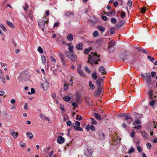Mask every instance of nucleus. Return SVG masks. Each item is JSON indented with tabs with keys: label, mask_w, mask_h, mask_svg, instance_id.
Segmentation results:
<instances>
[{
	"label": "nucleus",
	"mask_w": 157,
	"mask_h": 157,
	"mask_svg": "<svg viewBox=\"0 0 157 157\" xmlns=\"http://www.w3.org/2000/svg\"><path fill=\"white\" fill-rule=\"evenodd\" d=\"M115 29H116L115 28H113L111 29L110 33H111V34H114V33H115V32L114 31V30H115Z\"/></svg>",
	"instance_id": "nucleus-55"
},
{
	"label": "nucleus",
	"mask_w": 157,
	"mask_h": 157,
	"mask_svg": "<svg viewBox=\"0 0 157 157\" xmlns=\"http://www.w3.org/2000/svg\"><path fill=\"white\" fill-rule=\"evenodd\" d=\"M98 133L99 137H104L105 136V134L101 131H99Z\"/></svg>",
	"instance_id": "nucleus-15"
},
{
	"label": "nucleus",
	"mask_w": 157,
	"mask_h": 157,
	"mask_svg": "<svg viewBox=\"0 0 157 157\" xmlns=\"http://www.w3.org/2000/svg\"><path fill=\"white\" fill-rule=\"evenodd\" d=\"M19 145L20 146L22 147H25L26 146L25 143L23 142H21L19 143Z\"/></svg>",
	"instance_id": "nucleus-34"
},
{
	"label": "nucleus",
	"mask_w": 157,
	"mask_h": 157,
	"mask_svg": "<svg viewBox=\"0 0 157 157\" xmlns=\"http://www.w3.org/2000/svg\"><path fill=\"white\" fill-rule=\"evenodd\" d=\"M66 55L67 57L70 59L71 61H75L76 59V56L70 54L69 52H67L66 53Z\"/></svg>",
	"instance_id": "nucleus-5"
},
{
	"label": "nucleus",
	"mask_w": 157,
	"mask_h": 157,
	"mask_svg": "<svg viewBox=\"0 0 157 157\" xmlns=\"http://www.w3.org/2000/svg\"><path fill=\"white\" fill-rule=\"evenodd\" d=\"M90 128L91 130L93 131H94L95 129L94 126L92 125H90Z\"/></svg>",
	"instance_id": "nucleus-64"
},
{
	"label": "nucleus",
	"mask_w": 157,
	"mask_h": 157,
	"mask_svg": "<svg viewBox=\"0 0 157 157\" xmlns=\"http://www.w3.org/2000/svg\"><path fill=\"white\" fill-rule=\"evenodd\" d=\"M146 9L145 7H143L141 9V12L143 13H145Z\"/></svg>",
	"instance_id": "nucleus-63"
},
{
	"label": "nucleus",
	"mask_w": 157,
	"mask_h": 157,
	"mask_svg": "<svg viewBox=\"0 0 157 157\" xmlns=\"http://www.w3.org/2000/svg\"><path fill=\"white\" fill-rule=\"evenodd\" d=\"M99 71L102 74H106V73L105 72V69L104 67H100L99 69Z\"/></svg>",
	"instance_id": "nucleus-13"
},
{
	"label": "nucleus",
	"mask_w": 157,
	"mask_h": 157,
	"mask_svg": "<svg viewBox=\"0 0 157 157\" xmlns=\"http://www.w3.org/2000/svg\"><path fill=\"white\" fill-rule=\"evenodd\" d=\"M53 154V151H52L48 154V155L47 156V157H52Z\"/></svg>",
	"instance_id": "nucleus-53"
},
{
	"label": "nucleus",
	"mask_w": 157,
	"mask_h": 157,
	"mask_svg": "<svg viewBox=\"0 0 157 157\" xmlns=\"http://www.w3.org/2000/svg\"><path fill=\"white\" fill-rule=\"evenodd\" d=\"M125 23V21H120L119 23H118L115 26V28L116 29H120V28L124 23Z\"/></svg>",
	"instance_id": "nucleus-8"
},
{
	"label": "nucleus",
	"mask_w": 157,
	"mask_h": 157,
	"mask_svg": "<svg viewBox=\"0 0 157 157\" xmlns=\"http://www.w3.org/2000/svg\"><path fill=\"white\" fill-rule=\"evenodd\" d=\"M66 124L68 126H72V127H73V124H72L71 122L70 121H67Z\"/></svg>",
	"instance_id": "nucleus-37"
},
{
	"label": "nucleus",
	"mask_w": 157,
	"mask_h": 157,
	"mask_svg": "<svg viewBox=\"0 0 157 157\" xmlns=\"http://www.w3.org/2000/svg\"><path fill=\"white\" fill-rule=\"evenodd\" d=\"M94 117L97 119L100 120L101 119V115L97 113H95L94 114Z\"/></svg>",
	"instance_id": "nucleus-21"
},
{
	"label": "nucleus",
	"mask_w": 157,
	"mask_h": 157,
	"mask_svg": "<svg viewBox=\"0 0 157 157\" xmlns=\"http://www.w3.org/2000/svg\"><path fill=\"white\" fill-rule=\"evenodd\" d=\"M98 33L97 31H94L93 33V36L94 37H97L98 35Z\"/></svg>",
	"instance_id": "nucleus-44"
},
{
	"label": "nucleus",
	"mask_w": 157,
	"mask_h": 157,
	"mask_svg": "<svg viewBox=\"0 0 157 157\" xmlns=\"http://www.w3.org/2000/svg\"><path fill=\"white\" fill-rule=\"evenodd\" d=\"M147 59L149 60L152 61L154 59V58L153 57H151V56H148L147 57Z\"/></svg>",
	"instance_id": "nucleus-60"
},
{
	"label": "nucleus",
	"mask_w": 157,
	"mask_h": 157,
	"mask_svg": "<svg viewBox=\"0 0 157 157\" xmlns=\"http://www.w3.org/2000/svg\"><path fill=\"white\" fill-rule=\"evenodd\" d=\"M82 119V117L79 115H77L76 117V119L77 120L80 121Z\"/></svg>",
	"instance_id": "nucleus-50"
},
{
	"label": "nucleus",
	"mask_w": 157,
	"mask_h": 157,
	"mask_svg": "<svg viewBox=\"0 0 157 157\" xmlns=\"http://www.w3.org/2000/svg\"><path fill=\"white\" fill-rule=\"evenodd\" d=\"M31 92H28V94H34L35 92V89L34 88H32L31 89Z\"/></svg>",
	"instance_id": "nucleus-46"
},
{
	"label": "nucleus",
	"mask_w": 157,
	"mask_h": 157,
	"mask_svg": "<svg viewBox=\"0 0 157 157\" xmlns=\"http://www.w3.org/2000/svg\"><path fill=\"white\" fill-rule=\"evenodd\" d=\"M74 14V13L71 11H68L66 13V15L67 16H69L70 15H73Z\"/></svg>",
	"instance_id": "nucleus-33"
},
{
	"label": "nucleus",
	"mask_w": 157,
	"mask_h": 157,
	"mask_svg": "<svg viewBox=\"0 0 157 157\" xmlns=\"http://www.w3.org/2000/svg\"><path fill=\"white\" fill-rule=\"evenodd\" d=\"M97 29L101 32H104L105 30V28L101 26H98L97 27Z\"/></svg>",
	"instance_id": "nucleus-22"
},
{
	"label": "nucleus",
	"mask_w": 157,
	"mask_h": 157,
	"mask_svg": "<svg viewBox=\"0 0 157 157\" xmlns=\"http://www.w3.org/2000/svg\"><path fill=\"white\" fill-rule=\"evenodd\" d=\"M136 48L139 51H140L142 52L143 51V49L141 47H136Z\"/></svg>",
	"instance_id": "nucleus-56"
},
{
	"label": "nucleus",
	"mask_w": 157,
	"mask_h": 157,
	"mask_svg": "<svg viewBox=\"0 0 157 157\" xmlns=\"http://www.w3.org/2000/svg\"><path fill=\"white\" fill-rule=\"evenodd\" d=\"M41 60L43 63H46V58L44 55L41 56Z\"/></svg>",
	"instance_id": "nucleus-30"
},
{
	"label": "nucleus",
	"mask_w": 157,
	"mask_h": 157,
	"mask_svg": "<svg viewBox=\"0 0 157 157\" xmlns=\"http://www.w3.org/2000/svg\"><path fill=\"white\" fill-rule=\"evenodd\" d=\"M0 78H1V81H2V82L3 83H6V81H5V76H4L3 77H2Z\"/></svg>",
	"instance_id": "nucleus-62"
},
{
	"label": "nucleus",
	"mask_w": 157,
	"mask_h": 157,
	"mask_svg": "<svg viewBox=\"0 0 157 157\" xmlns=\"http://www.w3.org/2000/svg\"><path fill=\"white\" fill-rule=\"evenodd\" d=\"M37 50L40 53H42L43 52L42 48L40 46L38 47Z\"/></svg>",
	"instance_id": "nucleus-47"
},
{
	"label": "nucleus",
	"mask_w": 157,
	"mask_h": 157,
	"mask_svg": "<svg viewBox=\"0 0 157 157\" xmlns=\"http://www.w3.org/2000/svg\"><path fill=\"white\" fill-rule=\"evenodd\" d=\"M28 17H29L30 18V19L31 20H33L34 17H33V15L32 14V13H30L29 14Z\"/></svg>",
	"instance_id": "nucleus-54"
},
{
	"label": "nucleus",
	"mask_w": 157,
	"mask_h": 157,
	"mask_svg": "<svg viewBox=\"0 0 157 157\" xmlns=\"http://www.w3.org/2000/svg\"><path fill=\"white\" fill-rule=\"evenodd\" d=\"M115 14V10H113L112 11L109 13H106V15L107 16H111L112 15H114Z\"/></svg>",
	"instance_id": "nucleus-24"
},
{
	"label": "nucleus",
	"mask_w": 157,
	"mask_h": 157,
	"mask_svg": "<svg viewBox=\"0 0 157 157\" xmlns=\"http://www.w3.org/2000/svg\"><path fill=\"white\" fill-rule=\"evenodd\" d=\"M6 22L7 24L12 28H13L14 27V25L12 23L9 21H6Z\"/></svg>",
	"instance_id": "nucleus-36"
},
{
	"label": "nucleus",
	"mask_w": 157,
	"mask_h": 157,
	"mask_svg": "<svg viewBox=\"0 0 157 157\" xmlns=\"http://www.w3.org/2000/svg\"><path fill=\"white\" fill-rule=\"evenodd\" d=\"M113 144L114 145H116L119 143L120 140H121V138L119 139H118V138H113Z\"/></svg>",
	"instance_id": "nucleus-12"
},
{
	"label": "nucleus",
	"mask_w": 157,
	"mask_h": 157,
	"mask_svg": "<svg viewBox=\"0 0 157 157\" xmlns=\"http://www.w3.org/2000/svg\"><path fill=\"white\" fill-rule=\"evenodd\" d=\"M141 122L140 120L136 119L135 120V121L133 123V124L134 125L136 124H141Z\"/></svg>",
	"instance_id": "nucleus-27"
},
{
	"label": "nucleus",
	"mask_w": 157,
	"mask_h": 157,
	"mask_svg": "<svg viewBox=\"0 0 157 157\" xmlns=\"http://www.w3.org/2000/svg\"><path fill=\"white\" fill-rule=\"evenodd\" d=\"M93 149L91 147H89L87 148V151L86 152V155L87 157H90L92 154Z\"/></svg>",
	"instance_id": "nucleus-6"
},
{
	"label": "nucleus",
	"mask_w": 157,
	"mask_h": 157,
	"mask_svg": "<svg viewBox=\"0 0 157 157\" xmlns=\"http://www.w3.org/2000/svg\"><path fill=\"white\" fill-rule=\"evenodd\" d=\"M75 125H74V124H73V128L74 129L76 130V131H83V129L80 127V123L78 121H76L75 123Z\"/></svg>",
	"instance_id": "nucleus-3"
},
{
	"label": "nucleus",
	"mask_w": 157,
	"mask_h": 157,
	"mask_svg": "<svg viewBox=\"0 0 157 157\" xmlns=\"http://www.w3.org/2000/svg\"><path fill=\"white\" fill-rule=\"evenodd\" d=\"M91 120V123L92 124H96L97 123L95 120L93 118H90Z\"/></svg>",
	"instance_id": "nucleus-29"
},
{
	"label": "nucleus",
	"mask_w": 157,
	"mask_h": 157,
	"mask_svg": "<svg viewBox=\"0 0 157 157\" xmlns=\"http://www.w3.org/2000/svg\"><path fill=\"white\" fill-rule=\"evenodd\" d=\"M85 102L86 104L87 105H89V101H88V98H86L85 99Z\"/></svg>",
	"instance_id": "nucleus-59"
},
{
	"label": "nucleus",
	"mask_w": 157,
	"mask_h": 157,
	"mask_svg": "<svg viewBox=\"0 0 157 157\" xmlns=\"http://www.w3.org/2000/svg\"><path fill=\"white\" fill-rule=\"evenodd\" d=\"M11 134L14 137L15 136L17 137L18 135V133L17 132H12Z\"/></svg>",
	"instance_id": "nucleus-45"
},
{
	"label": "nucleus",
	"mask_w": 157,
	"mask_h": 157,
	"mask_svg": "<svg viewBox=\"0 0 157 157\" xmlns=\"http://www.w3.org/2000/svg\"><path fill=\"white\" fill-rule=\"evenodd\" d=\"M141 133L143 137H147L148 136L147 133L145 132H142Z\"/></svg>",
	"instance_id": "nucleus-38"
},
{
	"label": "nucleus",
	"mask_w": 157,
	"mask_h": 157,
	"mask_svg": "<svg viewBox=\"0 0 157 157\" xmlns=\"http://www.w3.org/2000/svg\"><path fill=\"white\" fill-rule=\"evenodd\" d=\"M77 72L81 76L85 77V75L83 71L81 70L80 67H78L77 69Z\"/></svg>",
	"instance_id": "nucleus-9"
},
{
	"label": "nucleus",
	"mask_w": 157,
	"mask_h": 157,
	"mask_svg": "<svg viewBox=\"0 0 157 157\" xmlns=\"http://www.w3.org/2000/svg\"><path fill=\"white\" fill-rule=\"evenodd\" d=\"M92 48L90 47L88 48H86L84 50V53L86 54H87L91 50Z\"/></svg>",
	"instance_id": "nucleus-23"
},
{
	"label": "nucleus",
	"mask_w": 157,
	"mask_h": 157,
	"mask_svg": "<svg viewBox=\"0 0 157 157\" xmlns=\"http://www.w3.org/2000/svg\"><path fill=\"white\" fill-rule=\"evenodd\" d=\"M134 117L136 118H140L143 116V114H139L136 113H134Z\"/></svg>",
	"instance_id": "nucleus-11"
},
{
	"label": "nucleus",
	"mask_w": 157,
	"mask_h": 157,
	"mask_svg": "<svg viewBox=\"0 0 157 157\" xmlns=\"http://www.w3.org/2000/svg\"><path fill=\"white\" fill-rule=\"evenodd\" d=\"M147 147L148 149H151V144L150 143H148L147 144Z\"/></svg>",
	"instance_id": "nucleus-57"
},
{
	"label": "nucleus",
	"mask_w": 157,
	"mask_h": 157,
	"mask_svg": "<svg viewBox=\"0 0 157 157\" xmlns=\"http://www.w3.org/2000/svg\"><path fill=\"white\" fill-rule=\"evenodd\" d=\"M97 86H101V82H100V80H98V79L97 81Z\"/></svg>",
	"instance_id": "nucleus-52"
},
{
	"label": "nucleus",
	"mask_w": 157,
	"mask_h": 157,
	"mask_svg": "<svg viewBox=\"0 0 157 157\" xmlns=\"http://www.w3.org/2000/svg\"><path fill=\"white\" fill-rule=\"evenodd\" d=\"M115 49V48L114 47H109L108 48V51L109 52H113Z\"/></svg>",
	"instance_id": "nucleus-31"
},
{
	"label": "nucleus",
	"mask_w": 157,
	"mask_h": 157,
	"mask_svg": "<svg viewBox=\"0 0 157 157\" xmlns=\"http://www.w3.org/2000/svg\"><path fill=\"white\" fill-rule=\"evenodd\" d=\"M135 148H132L129 149V150L128 151V153L129 154H130L133 152L135 151Z\"/></svg>",
	"instance_id": "nucleus-48"
},
{
	"label": "nucleus",
	"mask_w": 157,
	"mask_h": 157,
	"mask_svg": "<svg viewBox=\"0 0 157 157\" xmlns=\"http://www.w3.org/2000/svg\"><path fill=\"white\" fill-rule=\"evenodd\" d=\"M38 21L39 27L42 29L43 31H44V28L45 26V21L41 19H39L38 20Z\"/></svg>",
	"instance_id": "nucleus-4"
},
{
	"label": "nucleus",
	"mask_w": 157,
	"mask_h": 157,
	"mask_svg": "<svg viewBox=\"0 0 157 157\" xmlns=\"http://www.w3.org/2000/svg\"><path fill=\"white\" fill-rule=\"evenodd\" d=\"M99 56L98 55L97 53L92 52L89 55L88 62L91 64H97L100 59L98 58Z\"/></svg>",
	"instance_id": "nucleus-1"
},
{
	"label": "nucleus",
	"mask_w": 157,
	"mask_h": 157,
	"mask_svg": "<svg viewBox=\"0 0 157 157\" xmlns=\"http://www.w3.org/2000/svg\"><path fill=\"white\" fill-rule=\"evenodd\" d=\"M63 100L66 101H68L71 100V98L68 96L64 97L63 98Z\"/></svg>",
	"instance_id": "nucleus-25"
},
{
	"label": "nucleus",
	"mask_w": 157,
	"mask_h": 157,
	"mask_svg": "<svg viewBox=\"0 0 157 157\" xmlns=\"http://www.w3.org/2000/svg\"><path fill=\"white\" fill-rule=\"evenodd\" d=\"M128 119L130 120L127 121V123L129 124H130L134 121V119L131 116L127 115L126 117L125 120L126 121H127Z\"/></svg>",
	"instance_id": "nucleus-10"
},
{
	"label": "nucleus",
	"mask_w": 157,
	"mask_h": 157,
	"mask_svg": "<svg viewBox=\"0 0 157 157\" xmlns=\"http://www.w3.org/2000/svg\"><path fill=\"white\" fill-rule=\"evenodd\" d=\"M41 86L44 89V90L46 91L47 90L48 88V84L46 81L45 82H44L41 85Z\"/></svg>",
	"instance_id": "nucleus-7"
},
{
	"label": "nucleus",
	"mask_w": 157,
	"mask_h": 157,
	"mask_svg": "<svg viewBox=\"0 0 157 157\" xmlns=\"http://www.w3.org/2000/svg\"><path fill=\"white\" fill-rule=\"evenodd\" d=\"M63 83L64 84L63 86H64V90L65 91H66L67 90L68 87V86L69 85V84L67 83L66 81H64Z\"/></svg>",
	"instance_id": "nucleus-14"
},
{
	"label": "nucleus",
	"mask_w": 157,
	"mask_h": 157,
	"mask_svg": "<svg viewBox=\"0 0 157 157\" xmlns=\"http://www.w3.org/2000/svg\"><path fill=\"white\" fill-rule=\"evenodd\" d=\"M84 70L88 74H90L91 72L90 70L86 66L84 67Z\"/></svg>",
	"instance_id": "nucleus-40"
},
{
	"label": "nucleus",
	"mask_w": 157,
	"mask_h": 157,
	"mask_svg": "<svg viewBox=\"0 0 157 157\" xmlns=\"http://www.w3.org/2000/svg\"><path fill=\"white\" fill-rule=\"evenodd\" d=\"M65 141L64 138H58L57 142L59 144H62Z\"/></svg>",
	"instance_id": "nucleus-16"
},
{
	"label": "nucleus",
	"mask_w": 157,
	"mask_h": 157,
	"mask_svg": "<svg viewBox=\"0 0 157 157\" xmlns=\"http://www.w3.org/2000/svg\"><path fill=\"white\" fill-rule=\"evenodd\" d=\"M109 47H114V46L115 45V42L114 41L112 40L109 43Z\"/></svg>",
	"instance_id": "nucleus-20"
},
{
	"label": "nucleus",
	"mask_w": 157,
	"mask_h": 157,
	"mask_svg": "<svg viewBox=\"0 0 157 157\" xmlns=\"http://www.w3.org/2000/svg\"><path fill=\"white\" fill-rule=\"evenodd\" d=\"M60 59H61L62 61V62L64 63L65 62L64 59V56L63 55H61L60 56Z\"/></svg>",
	"instance_id": "nucleus-58"
},
{
	"label": "nucleus",
	"mask_w": 157,
	"mask_h": 157,
	"mask_svg": "<svg viewBox=\"0 0 157 157\" xmlns=\"http://www.w3.org/2000/svg\"><path fill=\"white\" fill-rule=\"evenodd\" d=\"M83 44L82 43H80L77 45L76 46V48L78 50H82V49Z\"/></svg>",
	"instance_id": "nucleus-19"
},
{
	"label": "nucleus",
	"mask_w": 157,
	"mask_h": 157,
	"mask_svg": "<svg viewBox=\"0 0 157 157\" xmlns=\"http://www.w3.org/2000/svg\"><path fill=\"white\" fill-rule=\"evenodd\" d=\"M40 117L41 119H42L43 120H45L46 119H47V117L45 116L42 113H40Z\"/></svg>",
	"instance_id": "nucleus-32"
},
{
	"label": "nucleus",
	"mask_w": 157,
	"mask_h": 157,
	"mask_svg": "<svg viewBox=\"0 0 157 157\" xmlns=\"http://www.w3.org/2000/svg\"><path fill=\"white\" fill-rule=\"evenodd\" d=\"M125 16V13L124 12L122 11L121 12V18H124Z\"/></svg>",
	"instance_id": "nucleus-43"
},
{
	"label": "nucleus",
	"mask_w": 157,
	"mask_h": 157,
	"mask_svg": "<svg viewBox=\"0 0 157 157\" xmlns=\"http://www.w3.org/2000/svg\"><path fill=\"white\" fill-rule=\"evenodd\" d=\"M101 93V92L97 90L95 92V94H94L95 96H98Z\"/></svg>",
	"instance_id": "nucleus-49"
},
{
	"label": "nucleus",
	"mask_w": 157,
	"mask_h": 157,
	"mask_svg": "<svg viewBox=\"0 0 157 157\" xmlns=\"http://www.w3.org/2000/svg\"><path fill=\"white\" fill-rule=\"evenodd\" d=\"M128 56L125 54H124L121 56V59H122L123 61L125 59H128Z\"/></svg>",
	"instance_id": "nucleus-18"
},
{
	"label": "nucleus",
	"mask_w": 157,
	"mask_h": 157,
	"mask_svg": "<svg viewBox=\"0 0 157 157\" xmlns=\"http://www.w3.org/2000/svg\"><path fill=\"white\" fill-rule=\"evenodd\" d=\"M148 94L149 95V98L150 99H153V97L152 96V91L151 90H150L148 92Z\"/></svg>",
	"instance_id": "nucleus-35"
},
{
	"label": "nucleus",
	"mask_w": 157,
	"mask_h": 157,
	"mask_svg": "<svg viewBox=\"0 0 157 157\" xmlns=\"http://www.w3.org/2000/svg\"><path fill=\"white\" fill-rule=\"evenodd\" d=\"M103 88L102 87V86H98L97 90L101 92Z\"/></svg>",
	"instance_id": "nucleus-61"
},
{
	"label": "nucleus",
	"mask_w": 157,
	"mask_h": 157,
	"mask_svg": "<svg viewBox=\"0 0 157 157\" xmlns=\"http://www.w3.org/2000/svg\"><path fill=\"white\" fill-rule=\"evenodd\" d=\"M67 38L68 40L71 41L73 40V36L72 34L70 33L67 36Z\"/></svg>",
	"instance_id": "nucleus-17"
},
{
	"label": "nucleus",
	"mask_w": 157,
	"mask_h": 157,
	"mask_svg": "<svg viewBox=\"0 0 157 157\" xmlns=\"http://www.w3.org/2000/svg\"><path fill=\"white\" fill-rule=\"evenodd\" d=\"M111 21L112 23L115 24L116 23L117 20L115 18L113 17L111 19Z\"/></svg>",
	"instance_id": "nucleus-42"
},
{
	"label": "nucleus",
	"mask_w": 157,
	"mask_h": 157,
	"mask_svg": "<svg viewBox=\"0 0 157 157\" xmlns=\"http://www.w3.org/2000/svg\"><path fill=\"white\" fill-rule=\"evenodd\" d=\"M92 77L94 80H96L97 78V73L96 72H94L92 73L91 75Z\"/></svg>",
	"instance_id": "nucleus-26"
},
{
	"label": "nucleus",
	"mask_w": 157,
	"mask_h": 157,
	"mask_svg": "<svg viewBox=\"0 0 157 157\" xmlns=\"http://www.w3.org/2000/svg\"><path fill=\"white\" fill-rule=\"evenodd\" d=\"M68 50L70 52H73V50H74L73 46L72 45L69 46V48H68Z\"/></svg>",
	"instance_id": "nucleus-41"
},
{
	"label": "nucleus",
	"mask_w": 157,
	"mask_h": 157,
	"mask_svg": "<svg viewBox=\"0 0 157 157\" xmlns=\"http://www.w3.org/2000/svg\"><path fill=\"white\" fill-rule=\"evenodd\" d=\"M26 134L28 137H33V134L30 132H27L26 133Z\"/></svg>",
	"instance_id": "nucleus-39"
},
{
	"label": "nucleus",
	"mask_w": 157,
	"mask_h": 157,
	"mask_svg": "<svg viewBox=\"0 0 157 157\" xmlns=\"http://www.w3.org/2000/svg\"><path fill=\"white\" fill-rule=\"evenodd\" d=\"M141 75L145 80L146 85L148 86H150L152 83L150 73H146L145 75L142 74Z\"/></svg>",
	"instance_id": "nucleus-2"
},
{
	"label": "nucleus",
	"mask_w": 157,
	"mask_h": 157,
	"mask_svg": "<svg viewBox=\"0 0 157 157\" xmlns=\"http://www.w3.org/2000/svg\"><path fill=\"white\" fill-rule=\"evenodd\" d=\"M155 102V100H151L150 101L149 105L151 106H153L154 105Z\"/></svg>",
	"instance_id": "nucleus-51"
},
{
	"label": "nucleus",
	"mask_w": 157,
	"mask_h": 157,
	"mask_svg": "<svg viewBox=\"0 0 157 157\" xmlns=\"http://www.w3.org/2000/svg\"><path fill=\"white\" fill-rule=\"evenodd\" d=\"M89 86L91 90H93L94 88V85L92 83L91 81H89Z\"/></svg>",
	"instance_id": "nucleus-28"
}]
</instances>
